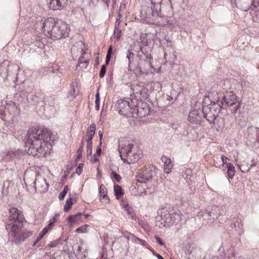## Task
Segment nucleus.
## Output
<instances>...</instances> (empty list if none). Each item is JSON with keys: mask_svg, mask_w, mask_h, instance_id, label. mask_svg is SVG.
Returning a JSON list of instances; mask_svg holds the SVG:
<instances>
[{"mask_svg": "<svg viewBox=\"0 0 259 259\" xmlns=\"http://www.w3.org/2000/svg\"><path fill=\"white\" fill-rule=\"evenodd\" d=\"M81 214V213H78L75 215L69 216L68 217V222L70 224L75 223L77 220H80Z\"/></svg>", "mask_w": 259, "mask_h": 259, "instance_id": "nucleus-24", "label": "nucleus"}, {"mask_svg": "<svg viewBox=\"0 0 259 259\" xmlns=\"http://www.w3.org/2000/svg\"><path fill=\"white\" fill-rule=\"evenodd\" d=\"M68 189H69L68 186H65L64 187L63 190L62 192H61L59 195V199L60 200H63L64 199L65 195H66L68 191Z\"/></svg>", "mask_w": 259, "mask_h": 259, "instance_id": "nucleus-32", "label": "nucleus"}, {"mask_svg": "<svg viewBox=\"0 0 259 259\" xmlns=\"http://www.w3.org/2000/svg\"><path fill=\"white\" fill-rule=\"evenodd\" d=\"M118 16V18H117L116 20H117V26L118 27V25H119V24L120 23V22H119V19L120 18V13H119Z\"/></svg>", "mask_w": 259, "mask_h": 259, "instance_id": "nucleus-63", "label": "nucleus"}, {"mask_svg": "<svg viewBox=\"0 0 259 259\" xmlns=\"http://www.w3.org/2000/svg\"><path fill=\"white\" fill-rule=\"evenodd\" d=\"M111 56L110 55H106V65H108L110 61V59H111Z\"/></svg>", "mask_w": 259, "mask_h": 259, "instance_id": "nucleus-51", "label": "nucleus"}, {"mask_svg": "<svg viewBox=\"0 0 259 259\" xmlns=\"http://www.w3.org/2000/svg\"><path fill=\"white\" fill-rule=\"evenodd\" d=\"M88 62V60H87L86 59H84V57L82 55L79 58V60H78L79 65H81V64H84L85 67H86L87 66Z\"/></svg>", "mask_w": 259, "mask_h": 259, "instance_id": "nucleus-40", "label": "nucleus"}, {"mask_svg": "<svg viewBox=\"0 0 259 259\" xmlns=\"http://www.w3.org/2000/svg\"><path fill=\"white\" fill-rule=\"evenodd\" d=\"M101 145H102V142H100V145L99 146L97 147V151H96V154L98 155H100L101 153Z\"/></svg>", "mask_w": 259, "mask_h": 259, "instance_id": "nucleus-48", "label": "nucleus"}, {"mask_svg": "<svg viewBox=\"0 0 259 259\" xmlns=\"http://www.w3.org/2000/svg\"><path fill=\"white\" fill-rule=\"evenodd\" d=\"M136 73L139 75H142L144 73V72L142 71L141 67L138 65L135 68Z\"/></svg>", "mask_w": 259, "mask_h": 259, "instance_id": "nucleus-44", "label": "nucleus"}, {"mask_svg": "<svg viewBox=\"0 0 259 259\" xmlns=\"http://www.w3.org/2000/svg\"><path fill=\"white\" fill-rule=\"evenodd\" d=\"M111 174L113 178L117 182H119L120 181L121 178L118 174H117L115 171H112Z\"/></svg>", "mask_w": 259, "mask_h": 259, "instance_id": "nucleus-42", "label": "nucleus"}, {"mask_svg": "<svg viewBox=\"0 0 259 259\" xmlns=\"http://www.w3.org/2000/svg\"><path fill=\"white\" fill-rule=\"evenodd\" d=\"M234 105H235V106L233 107V109H232L231 110H232V113L235 114L237 112L238 109L240 107V102H238L236 103V104Z\"/></svg>", "mask_w": 259, "mask_h": 259, "instance_id": "nucleus-41", "label": "nucleus"}, {"mask_svg": "<svg viewBox=\"0 0 259 259\" xmlns=\"http://www.w3.org/2000/svg\"><path fill=\"white\" fill-rule=\"evenodd\" d=\"M99 193L100 195V199H102V198H107V190L105 187V186L103 184H101L100 187L99 189Z\"/></svg>", "mask_w": 259, "mask_h": 259, "instance_id": "nucleus-23", "label": "nucleus"}, {"mask_svg": "<svg viewBox=\"0 0 259 259\" xmlns=\"http://www.w3.org/2000/svg\"><path fill=\"white\" fill-rule=\"evenodd\" d=\"M71 87L72 89L70 91V94L72 96H76L77 95L78 91L77 87V82H72L71 84Z\"/></svg>", "mask_w": 259, "mask_h": 259, "instance_id": "nucleus-25", "label": "nucleus"}, {"mask_svg": "<svg viewBox=\"0 0 259 259\" xmlns=\"http://www.w3.org/2000/svg\"><path fill=\"white\" fill-rule=\"evenodd\" d=\"M89 227L88 225H83L76 230V232L77 233H82L87 232V228Z\"/></svg>", "mask_w": 259, "mask_h": 259, "instance_id": "nucleus-35", "label": "nucleus"}, {"mask_svg": "<svg viewBox=\"0 0 259 259\" xmlns=\"http://www.w3.org/2000/svg\"><path fill=\"white\" fill-rule=\"evenodd\" d=\"M234 250H232V251H231V253H230V254H229V257L230 258H231L232 257H233V256H234Z\"/></svg>", "mask_w": 259, "mask_h": 259, "instance_id": "nucleus-59", "label": "nucleus"}, {"mask_svg": "<svg viewBox=\"0 0 259 259\" xmlns=\"http://www.w3.org/2000/svg\"><path fill=\"white\" fill-rule=\"evenodd\" d=\"M221 159L224 164H227V159H228L227 157L225 155H222L221 156Z\"/></svg>", "mask_w": 259, "mask_h": 259, "instance_id": "nucleus-52", "label": "nucleus"}, {"mask_svg": "<svg viewBox=\"0 0 259 259\" xmlns=\"http://www.w3.org/2000/svg\"><path fill=\"white\" fill-rule=\"evenodd\" d=\"M114 191L115 195L117 199H119V196L123 195V192L121 186L116 185L114 187Z\"/></svg>", "mask_w": 259, "mask_h": 259, "instance_id": "nucleus-26", "label": "nucleus"}, {"mask_svg": "<svg viewBox=\"0 0 259 259\" xmlns=\"http://www.w3.org/2000/svg\"><path fill=\"white\" fill-rule=\"evenodd\" d=\"M155 238L157 243H158L160 245L162 246L164 244L163 242L162 241L161 239L157 235H155Z\"/></svg>", "mask_w": 259, "mask_h": 259, "instance_id": "nucleus-47", "label": "nucleus"}, {"mask_svg": "<svg viewBox=\"0 0 259 259\" xmlns=\"http://www.w3.org/2000/svg\"><path fill=\"white\" fill-rule=\"evenodd\" d=\"M248 132H254L256 136V141L259 142V128L253 127V126H249L247 128Z\"/></svg>", "mask_w": 259, "mask_h": 259, "instance_id": "nucleus-28", "label": "nucleus"}, {"mask_svg": "<svg viewBox=\"0 0 259 259\" xmlns=\"http://www.w3.org/2000/svg\"><path fill=\"white\" fill-rule=\"evenodd\" d=\"M132 89L133 91L134 99H137V102L144 101L148 99V90L144 85L137 84L134 85Z\"/></svg>", "mask_w": 259, "mask_h": 259, "instance_id": "nucleus-10", "label": "nucleus"}, {"mask_svg": "<svg viewBox=\"0 0 259 259\" xmlns=\"http://www.w3.org/2000/svg\"><path fill=\"white\" fill-rule=\"evenodd\" d=\"M37 97L36 96H33V98L32 99L36 103H38L39 101L37 99Z\"/></svg>", "mask_w": 259, "mask_h": 259, "instance_id": "nucleus-57", "label": "nucleus"}, {"mask_svg": "<svg viewBox=\"0 0 259 259\" xmlns=\"http://www.w3.org/2000/svg\"><path fill=\"white\" fill-rule=\"evenodd\" d=\"M125 210L127 211V213L128 215H131V217L133 219H134V216L133 215V208L130 206L127 208H125Z\"/></svg>", "mask_w": 259, "mask_h": 259, "instance_id": "nucleus-45", "label": "nucleus"}, {"mask_svg": "<svg viewBox=\"0 0 259 259\" xmlns=\"http://www.w3.org/2000/svg\"><path fill=\"white\" fill-rule=\"evenodd\" d=\"M25 219L22 212L15 207L11 208L9 210V221L7 225V229H11L15 231L22 226Z\"/></svg>", "mask_w": 259, "mask_h": 259, "instance_id": "nucleus-7", "label": "nucleus"}, {"mask_svg": "<svg viewBox=\"0 0 259 259\" xmlns=\"http://www.w3.org/2000/svg\"><path fill=\"white\" fill-rule=\"evenodd\" d=\"M132 105L134 106L133 114L136 113L140 117L149 114L150 109L147 103L144 101L137 102V99H133L132 100Z\"/></svg>", "mask_w": 259, "mask_h": 259, "instance_id": "nucleus-9", "label": "nucleus"}, {"mask_svg": "<svg viewBox=\"0 0 259 259\" xmlns=\"http://www.w3.org/2000/svg\"><path fill=\"white\" fill-rule=\"evenodd\" d=\"M202 117V111L200 109L194 108L190 111L188 120L192 123L198 124L201 121Z\"/></svg>", "mask_w": 259, "mask_h": 259, "instance_id": "nucleus-13", "label": "nucleus"}, {"mask_svg": "<svg viewBox=\"0 0 259 259\" xmlns=\"http://www.w3.org/2000/svg\"><path fill=\"white\" fill-rule=\"evenodd\" d=\"M227 167L228 177L230 179H232L235 174V167L231 163H228L227 164Z\"/></svg>", "mask_w": 259, "mask_h": 259, "instance_id": "nucleus-20", "label": "nucleus"}, {"mask_svg": "<svg viewBox=\"0 0 259 259\" xmlns=\"http://www.w3.org/2000/svg\"><path fill=\"white\" fill-rule=\"evenodd\" d=\"M209 214L212 223L218 219L220 215V210L218 207L214 206L213 208L209 209Z\"/></svg>", "mask_w": 259, "mask_h": 259, "instance_id": "nucleus-18", "label": "nucleus"}, {"mask_svg": "<svg viewBox=\"0 0 259 259\" xmlns=\"http://www.w3.org/2000/svg\"><path fill=\"white\" fill-rule=\"evenodd\" d=\"M51 132L43 126L33 127L29 129L27 134L26 146L28 147L29 155L37 156L38 157L46 156L52 148L49 139Z\"/></svg>", "mask_w": 259, "mask_h": 259, "instance_id": "nucleus-1", "label": "nucleus"}, {"mask_svg": "<svg viewBox=\"0 0 259 259\" xmlns=\"http://www.w3.org/2000/svg\"><path fill=\"white\" fill-rule=\"evenodd\" d=\"M209 209H206L204 211H200L198 213V216L202 218L203 220L206 221L209 223H211V220L209 214Z\"/></svg>", "mask_w": 259, "mask_h": 259, "instance_id": "nucleus-19", "label": "nucleus"}, {"mask_svg": "<svg viewBox=\"0 0 259 259\" xmlns=\"http://www.w3.org/2000/svg\"><path fill=\"white\" fill-rule=\"evenodd\" d=\"M83 165V164L82 163H79L77 168L76 169V172L78 175H80L82 171Z\"/></svg>", "mask_w": 259, "mask_h": 259, "instance_id": "nucleus-43", "label": "nucleus"}, {"mask_svg": "<svg viewBox=\"0 0 259 259\" xmlns=\"http://www.w3.org/2000/svg\"><path fill=\"white\" fill-rule=\"evenodd\" d=\"M112 53V47L110 46L109 48H108L107 55L111 56Z\"/></svg>", "mask_w": 259, "mask_h": 259, "instance_id": "nucleus-54", "label": "nucleus"}, {"mask_svg": "<svg viewBox=\"0 0 259 259\" xmlns=\"http://www.w3.org/2000/svg\"><path fill=\"white\" fill-rule=\"evenodd\" d=\"M51 228L50 227H48V226L45 227L39 233V234L38 235L37 238V239H41L44 235L48 232V231L51 229Z\"/></svg>", "mask_w": 259, "mask_h": 259, "instance_id": "nucleus-33", "label": "nucleus"}, {"mask_svg": "<svg viewBox=\"0 0 259 259\" xmlns=\"http://www.w3.org/2000/svg\"><path fill=\"white\" fill-rule=\"evenodd\" d=\"M59 216V214H56L55 216L50 221V223L48 224V227L52 228L54 224L57 221V218Z\"/></svg>", "mask_w": 259, "mask_h": 259, "instance_id": "nucleus-39", "label": "nucleus"}, {"mask_svg": "<svg viewBox=\"0 0 259 259\" xmlns=\"http://www.w3.org/2000/svg\"><path fill=\"white\" fill-rule=\"evenodd\" d=\"M141 15L148 21H154L160 25H165L169 22L167 17L161 14V4L149 1L143 5Z\"/></svg>", "mask_w": 259, "mask_h": 259, "instance_id": "nucleus-3", "label": "nucleus"}, {"mask_svg": "<svg viewBox=\"0 0 259 259\" xmlns=\"http://www.w3.org/2000/svg\"><path fill=\"white\" fill-rule=\"evenodd\" d=\"M148 1H149L154 2V3L156 2V3H158L161 4V3L162 0H148Z\"/></svg>", "mask_w": 259, "mask_h": 259, "instance_id": "nucleus-61", "label": "nucleus"}, {"mask_svg": "<svg viewBox=\"0 0 259 259\" xmlns=\"http://www.w3.org/2000/svg\"><path fill=\"white\" fill-rule=\"evenodd\" d=\"M239 8L243 11H247L250 10L251 11L257 12L259 10V1L258 0H252L251 5L247 6H239Z\"/></svg>", "mask_w": 259, "mask_h": 259, "instance_id": "nucleus-15", "label": "nucleus"}, {"mask_svg": "<svg viewBox=\"0 0 259 259\" xmlns=\"http://www.w3.org/2000/svg\"><path fill=\"white\" fill-rule=\"evenodd\" d=\"M17 152L15 151H10L8 152L5 156H4L3 159L6 161H10L14 159L16 155Z\"/></svg>", "mask_w": 259, "mask_h": 259, "instance_id": "nucleus-22", "label": "nucleus"}, {"mask_svg": "<svg viewBox=\"0 0 259 259\" xmlns=\"http://www.w3.org/2000/svg\"><path fill=\"white\" fill-rule=\"evenodd\" d=\"M121 204L125 209L130 207V205L128 204L127 201L125 200H122Z\"/></svg>", "mask_w": 259, "mask_h": 259, "instance_id": "nucleus-49", "label": "nucleus"}, {"mask_svg": "<svg viewBox=\"0 0 259 259\" xmlns=\"http://www.w3.org/2000/svg\"><path fill=\"white\" fill-rule=\"evenodd\" d=\"M44 34L54 40L65 38L69 35L70 28L68 24L61 21H55L53 18H48L41 23Z\"/></svg>", "mask_w": 259, "mask_h": 259, "instance_id": "nucleus-2", "label": "nucleus"}, {"mask_svg": "<svg viewBox=\"0 0 259 259\" xmlns=\"http://www.w3.org/2000/svg\"><path fill=\"white\" fill-rule=\"evenodd\" d=\"M49 8L53 10L62 9L67 4V0H47Z\"/></svg>", "mask_w": 259, "mask_h": 259, "instance_id": "nucleus-14", "label": "nucleus"}, {"mask_svg": "<svg viewBox=\"0 0 259 259\" xmlns=\"http://www.w3.org/2000/svg\"><path fill=\"white\" fill-rule=\"evenodd\" d=\"M223 102H221L222 105H227V106H231L236 105L239 102L237 100V96L232 92H227L223 97Z\"/></svg>", "mask_w": 259, "mask_h": 259, "instance_id": "nucleus-12", "label": "nucleus"}, {"mask_svg": "<svg viewBox=\"0 0 259 259\" xmlns=\"http://www.w3.org/2000/svg\"><path fill=\"white\" fill-rule=\"evenodd\" d=\"M106 65H102L101 66V68L100 71L99 76L101 78H103L106 73Z\"/></svg>", "mask_w": 259, "mask_h": 259, "instance_id": "nucleus-38", "label": "nucleus"}, {"mask_svg": "<svg viewBox=\"0 0 259 259\" xmlns=\"http://www.w3.org/2000/svg\"><path fill=\"white\" fill-rule=\"evenodd\" d=\"M141 42L142 43L143 46H147L148 45V39L146 38H140Z\"/></svg>", "mask_w": 259, "mask_h": 259, "instance_id": "nucleus-46", "label": "nucleus"}, {"mask_svg": "<svg viewBox=\"0 0 259 259\" xmlns=\"http://www.w3.org/2000/svg\"><path fill=\"white\" fill-rule=\"evenodd\" d=\"M72 204V198L70 197L66 200V203L64 206V210L66 212L68 211L71 207Z\"/></svg>", "mask_w": 259, "mask_h": 259, "instance_id": "nucleus-31", "label": "nucleus"}, {"mask_svg": "<svg viewBox=\"0 0 259 259\" xmlns=\"http://www.w3.org/2000/svg\"><path fill=\"white\" fill-rule=\"evenodd\" d=\"M135 56V54L134 53L131 52L130 50H128L126 53V58L128 60V70H131L130 67H131V61L134 59Z\"/></svg>", "mask_w": 259, "mask_h": 259, "instance_id": "nucleus-27", "label": "nucleus"}, {"mask_svg": "<svg viewBox=\"0 0 259 259\" xmlns=\"http://www.w3.org/2000/svg\"><path fill=\"white\" fill-rule=\"evenodd\" d=\"M84 145V141L83 139H82L80 143L79 148L77 151V155L76 159L77 160L79 159L82 157V152L83 151V148Z\"/></svg>", "mask_w": 259, "mask_h": 259, "instance_id": "nucleus-30", "label": "nucleus"}, {"mask_svg": "<svg viewBox=\"0 0 259 259\" xmlns=\"http://www.w3.org/2000/svg\"><path fill=\"white\" fill-rule=\"evenodd\" d=\"M118 152L124 163H134L141 157V153L135 150L134 145L124 138L119 141Z\"/></svg>", "mask_w": 259, "mask_h": 259, "instance_id": "nucleus-4", "label": "nucleus"}, {"mask_svg": "<svg viewBox=\"0 0 259 259\" xmlns=\"http://www.w3.org/2000/svg\"><path fill=\"white\" fill-rule=\"evenodd\" d=\"M5 62H4L0 67V76L4 79L8 76V68L6 66H5Z\"/></svg>", "mask_w": 259, "mask_h": 259, "instance_id": "nucleus-21", "label": "nucleus"}, {"mask_svg": "<svg viewBox=\"0 0 259 259\" xmlns=\"http://www.w3.org/2000/svg\"><path fill=\"white\" fill-rule=\"evenodd\" d=\"M96 130V125L95 124H92L90 125V129L87 131L86 133V141L87 144L92 143V139L94 136Z\"/></svg>", "mask_w": 259, "mask_h": 259, "instance_id": "nucleus-17", "label": "nucleus"}, {"mask_svg": "<svg viewBox=\"0 0 259 259\" xmlns=\"http://www.w3.org/2000/svg\"><path fill=\"white\" fill-rule=\"evenodd\" d=\"M133 241L139 244H140L143 246H145L146 244H147L145 240H142L137 237L134 236L133 238Z\"/></svg>", "mask_w": 259, "mask_h": 259, "instance_id": "nucleus-37", "label": "nucleus"}, {"mask_svg": "<svg viewBox=\"0 0 259 259\" xmlns=\"http://www.w3.org/2000/svg\"><path fill=\"white\" fill-rule=\"evenodd\" d=\"M221 108V104L219 101L215 103L208 100L207 102L205 99L202 102V115L210 124H214V121L220 113Z\"/></svg>", "mask_w": 259, "mask_h": 259, "instance_id": "nucleus-6", "label": "nucleus"}, {"mask_svg": "<svg viewBox=\"0 0 259 259\" xmlns=\"http://www.w3.org/2000/svg\"><path fill=\"white\" fill-rule=\"evenodd\" d=\"M154 174L155 172L150 168L139 171L136 175L137 181L141 183H146L152 180Z\"/></svg>", "mask_w": 259, "mask_h": 259, "instance_id": "nucleus-11", "label": "nucleus"}, {"mask_svg": "<svg viewBox=\"0 0 259 259\" xmlns=\"http://www.w3.org/2000/svg\"><path fill=\"white\" fill-rule=\"evenodd\" d=\"M96 100H95V103H100V94L99 93H97L96 94Z\"/></svg>", "mask_w": 259, "mask_h": 259, "instance_id": "nucleus-50", "label": "nucleus"}, {"mask_svg": "<svg viewBox=\"0 0 259 259\" xmlns=\"http://www.w3.org/2000/svg\"><path fill=\"white\" fill-rule=\"evenodd\" d=\"M87 158L89 159V157H92V143L87 144ZM92 159V158H91Z\"/></svg>", "mask_w": 259, "mask_h": 259, "instance_id": "nucleus-36", "label": "nucleus"}, {"mask_svg": "<svg viewBox=\"0 0 259 259\" xmlns=\"http://www.w3.org/2000/svg\"><path fill=\"white\" fill-rule=\"evenodd\" d=\"M99 136L100 137V142H101L102 139L103 138V133L101 131H99L98 132Z\"/></svg>", "mask_w": 259, "mask_h": 259, "instance_id": "nucleus-56", "label": "nucleus"}, {"mask_svg": "<svg viewBox=\"0 0 259 259\" xmlns=\"http://www.w3.org/2000/svg\"><path fill=\"white\" fill-rule=\"evenodd\" d=\"M133 99L128 100L119 99L116 104L118 113L125 116H134V106L132 105V100Z\"/></svg>", "mask_w": 259, "mask_h": 259, "instance_id": "nucleus-8", "label": "nucleus"}, {"mask_svg": "<svg viewBox=\"0 0 259 259\" xmlns=\"http://www.w3.org/2000/svg\"><path fill=\"white\" fill-rule=\"evenodd\" d=\"M121 30L117 26V20L115 22L114 34L117 39H119L121 35Z\"/></svg>", "mask_w": 259, "mask_h": 259, "instance_id": "nucleus-29", "label": "nucleus"}, {"mask_svg": "<svg viewBox=\"0 0 259 259\" xmlns=\"http://www.w3.org/2000/svg\"><path fill=\"white\" fill-rule=\"evenodd\" d=\"M40 239H37V238L35 239V240L33 242L32 246H35V245L39 242Z\"/></svg>", "mask_w": 259, "mask_h": 259, "instance_id": "nucleus-58", "label": "nucleus"}, {"mask_svg": "<svg viewBox=\"0 0 259 259\" xmlns=\"http://www.w3.org/2000/svg\"><path fill=\"white\" fill-rule=\"evenodd\" d=\"M98 161V158H97V157H96V155H95V154H94V162H97V161Z\"/></svg>", "mask_w": 259, "mask_h": 259, "instance_id": "nucleus-64", "label": "nucleus"}, {"mask_svg": "<svg viewBox=\"0 0 259 259\" xmlns=\"http://www.w3.org/2000/svg\"><path fill=\"white\" fill-rule=\"evenodd\" d=\"M156 257L158 258V259H164L161 255L159 254H156Z\"/></svg>", "mask_w": 259, "mask_h": 259, "instance_id": "nucleus-62", "label": "nucleus"}, {"mask_svg": "<svg viewBox=\"0 0 259 259\" xmlns=\"http://www.w3.org/2000/svg\"><path fill=\"white\" fill-rule=\"evenodd\" d=\"M239 168L240 169V170L243 172H245L246 171H248V170L249 169V166H247V168H244V167H243V169L241 168V167H242V165H239Z\"/></svg>", "mask_w": 259, "mask_h": 259, "instance_id": "nucleus-53", "label": "nucleus"}, {"mask_svg": "<svg viewBox=\"0 0 259 259\" xmlns=\"http://www.w3.org/2000/svg\"><path fill=\"white\" fill-rule=\"evenodd\" d=\"M95 108L97 110H99L100 109V103H95Z\"/></svg>", "mask_w": 259, "mask_h": 259, "instance_id": "nucleus-60", "label": "nucleus"}, {"mask_svg": "<svg viewBox=\"0 0 259 259\" xmlns=\"http://www.w3.org/2000/svg\"><path fill=\"white\" fill-rule=\"evenodd\" d=\"M31 235L32 233L31 232L26 231L20 235L19 239L20 240L24 241L26 238L31 236Z\"/></svg>", "mask_w": 259, "mask_h": 259, "instance_id": "nucleus-34", "label": "nucleus"}, {"mask_svg": "<svg viewBox=\"0 0 259 259\" xmlns=\"http://www.w3.org/2000/svg\"><path fill=\"white\" fill-rule=\"evenodd\" d=\"M256 161H255V160L252 159V163L251 164H250V167H253V166H255L256 164Z\"/></svg>", "mask_w": 259, "mask_h": 259, "instance_id": "nucleus-55", "label": "nucleus"}, {"mask_svg": "<svg viewBox=\"0 0 259 259\" xmlns=\"http://www.w3.org/2000/svg\"><path fill=\"white\" fill-rule=\"evenodd\" d=\"M161 160L164 163V171L167 174L170 173L172 167L171 159L166 156L163 155L161 157Z\"/></svg>", "mask_w": 259, "mask_h": 259, "instance_id": "nucleus-16", "label": "nucleus"}, {"mask_svg": "<svg viewBox=\"0 0 259 259\" xmlns=\"http://www.w3.org/2000/svg\"><path fill=\"white\" fill-rule=\"evenodd\" d=\"M158 213L160 215L161 224H163L164 227L178 224L181 219L180 211L169 204L161 206V209L158 211Z\"/></svg>", "mask_w": 259, "mask_h": 259, "instance_id": "nucleus-5", "label": "nucleus"}]
</instances>
